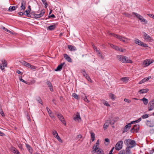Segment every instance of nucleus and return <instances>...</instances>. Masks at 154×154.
Masks as SVG:
<instances>
[{
	"instance_id": "obj_19",
	"label": "nucleus",
	"mask_w": 154,
	"mask_h": 154,
	"mask_svg": "<svg viewBox=\"0 0 154 154\" xmlns=\"http://www.w3.org/2000/svg\"><path fill=\"white\" fill-rule=\"evenodd\" d=\"M63 56L65 59L68 62L71 63L72 62L71 58L66 54H64Z\"/></svg>"
},
{
	"instance_id": "obj_25",
	"label": "nucleus",
	"mask_w": 154,
	"mask_h": 154,
	"mask_svg": "<svg viewBox=\"0 0 154 154\" xmlns=\"http://www.w3.org/2000/svg\"><path fill=\"white\" fill-rule=\"evenodd\" d=\"M100 100L104 105L106 106H107L109 107L110 106V104L108 103V102L105 100L102 99Z\"/></svg>"
},
{
	"instance_id": "obj_36",
	"label": "nucleus",
	"mask_w": 154,
	"mask_h": 154,
	"mask_svg": "<svg viewBox=\"0 0 154 154\" xmlns=\"http://www.w3.org/2000/svg\"><path fill=\"white\" fill-rule=\"evenodd\" d=\"M141 120V118H140L138 119L132 121L130 122L131 124H133L135 123H138Z\"/></svg>"
},
{
	"instance_id": "obj_20",
	"label": "nucleus",
	"mask_w": 154,
	"mask_h": 154,
	"mask_svg": "<svg viewBox=\"0 0 154 154\" xmlns=\"http://www.w3.org/2000/svg\"><path fill=\"white\" fill-rule=\"evenodd\" d=\"M131 126V124L130 123L126 125L124 127L123 132H125L127 131Z\"/></svg>"
},
{
	"instance_id": "obj_12",
	"label": "nucleus",
	"mask_w": 154,
	"mask_h": 154,
	"mask_svg": "<svg viewBox=\"0 0 154 154\" xmlns=\"http://www.w3.org/2000/svg\"><path fill=\"white\" fill-rule=\"evenodd\" d=\"M99 140H98L96 144L94 145V146L93 147V150L91 151V152L93 154H94L95 153V151L97 149H98V148L97 147L99 145Z\"/></svg>"
},
{
	"instance_id": "obj_22",
	"label": "nucleus",
	"mask_w": 154,
	"mask_h": 154,
	"mask_svg": "<svg viewBox=\"0 0 154 154\" xmlns=\"http://www.w3.org/2000/svg\"><path fill=\"white\" fill-rule=\"evenodd\" d=\"M151 78V76H149L145 78L142 79L139 82V84H141L143 83H144L146 82L147 81L149 80L150 78Z\"/></svg>"
},
{
	"instance_id": "obj_33",
	"label": "nucleus",
	"mask_w": 154,
	"mask_h": 154,
	"mask_svg": "<svg viewBox=\"0 0 154 154\" xmlns=\"http://www.w3.org/2000/svg\"><path fill=\"white\" fill-rule=\"evenodd\" d=\"M68 48L71 51H75V47L72 45H68Z\"/></svg>"
},
{
	"instance_id": "obj_24",
	"label": "nucleus",
	"mask_w": 154,
	"mask_h": 154,
	"mask_svg": "<svg viewBox=\"0 0 154 154\" xmlns=\"http://www.w3.org/2000/svg\"><path fill=\"white\" fill-rule=\"evenodd\" d=\"M149 89L147 88L142 89L140 90L138 92L140 94H144L147 93Z\"/></svg>"
},
{
	"instance_id": "obj_45",
	"label": "nucleus",
	"mask_w": 154,
	"mask_h": 154,
	"mask_svg": "<svg viewBox=\"0 0 154 154\" xmlns=\"http://www.w3.org/2000/svg\"><path fill=\"white\" fill-rule=\"evenodd\" d=\"M46 108L48 114L49 115H51L52 113L51 111L48 107H47Z\"/></svg>"
},
{
	"instance_id": "obj_27",
	"label": "nucleus",
	"mask_w": 154,
	"mask_h": 154,
	"mask_svg": "<svg viewBox=\"0 0 154 154\" xmlns=\"http://www.w3.org/2000/svg\"><path fill=\"white\" fill-rule=\"evenodd\" d=\"M11 150L12 152L14 153V154H19V152L15 147H12L11 149Z\"/></svg>"
},
{
	"instance_id": "obj_48",
	"label": "nucleus",
	"mask_w": 154,
	"mask_h": 154,
	"mask_svg": "<svg viewBox=\"0 0 154 154\" xmlns=\"http://www.w3.org/2000/svg\"><path fill=\"white\" fill-rule=\"evenodd\" d=\"M84 96L85 97L83 99L84 101L87 103L89 102V101L87 99L86 96L85 95V94H84Z\"/></svg>"
},
{
	"instance_id": "obj_64",
	"label": "nucleus",
	"mask_w": 154,
	"mask_h": 154,
	"mask_svg": "<svg viewBox=\"0 0 154 154\" xmlns=\"http://www.w3.org/2000/svg\"><path fill=\"white\" fill-rule=\"evenodd\" d=\"M49 88L50 91H51V92L53 91L54 90H53V86H51V87H49Z\"/></svg>"
},
{
	"instance_id": "obj_4",
	"label": "nucleus",
	"mask_w": 154,
	"mask_h": 154,
	"mask_svg": "<svg viewBox=\"0 0 154 154\" xmlns=\"http://www.w3.org/2000/svg\"><path fill=\"white\" fill-rule=\"evenodd\" d=\"M81 72L83 76L86 78L88 81L90 82L91 83L92 82V81L91 80L88 74H87L85 72V70L84 69L81 70Z\"/></svg>"
},
{
	"instance_id": "obj_10",
	"label": "nucleus",
	"mask_w": 154,
	"mask_h": 154,
	"mask_svg": "<svg viewBox=\"0 0 154 154\" xmlns=\"http://www.w3.org/2000/svg\"><path fill=\"white\" fill-rule=\"evenodd\" d=\"M45 13V11L42 10L41 11L40 13L39 14H33V16L35 18H39L43 16Z\"/></svg>"
},
{
	"instance_id": "obj_49",
	"label": "nucleus",
	"mask_w": 154,
	"mask_h": 154,
	"mask_svg": "<svg viewBox=\"0 0 154 154\" xmlns=\"http://www.w3.org/2000/svg\"><path fill=\"white\" fill-rule=\"evenodd\" d=\"M149 115L148 114H145L142 116L141 118L143 119H146L148 118Z\"/></svg>"
},
{
	"instance_id": "obj_8",
	"label": "nucleus",
	"mask_w": 154,
	"mask_h": 154,
	"mask_svg": "<svg viewBox=\"0 0 154 154\" xmlns=\"http://www.w3.org/2000/svg\"><path fill=\"white\" fill-rule=\"evenodd\" d=\"M139 129V125L138 124L135 125L131 130L132 133L137 132Z\"/></svg>"
},
{
	"instance_id": "obj_15",
	"label": "nucleus",
	"mask_w": 154,
	"mask_h": 154,
	"mask_svg": "<svg viewBox=\"0 0 154 154\" xmlns=\"http://www.w3.org/2000/svg\"><path fill=\"white\" fill-rule=\"evenodd\" d=\"M57 25V23H53L52 25L49 26L48 27L47 29L51 31L53 30L56 28Z\"/></svg>"
},
{
	"instance_id": "obj_55",
	"label": "nucleus",
	"mask_w": 154,
	"mask_h": 154,
	"mask_svg": "<svg viewBox=\"0 0 154 154\" xmlns=\"http://www.w3.org/2000/svg\"><path fill=\"white\" fill-rule=\"evenodd\" d=\"M98 55L99 57H100L102 59H103L104 57L100 53H99Z\"/></svg>"
},
{
	"instance_id": "obj_62",
	"label": "nucleus",
	"mask_w": 154,
	"mask_h": 154,
	"mask_svg": "<svg viewBox=\"0 0 154 154\" xmlns=\"http://www.w3.org/2000/svg\"><path fill=\"white\" fill-rule=\"evenodd\" d=\"M18 14L20 16H22L24 14H25V13H23L22 12H19L18 13Z\"/></svg>"
},
{
	"instance_id": "obj_52",
	"label": "nucleus",
	"mask_w": 154,
	"mask_h": 154,
	"mask_svg": "<svg viewBox=\"0 0 154 154\" xmlns=\"http://www.w3.org/2000/svg\"><path fill=\"white\" fill-rule=\"evenodd\" d=\"M125 154V150H121L119 153L118 154Z\"/></svg>"
},
{
	"instance_id": "obj_51",
	"label": "nucleus",
	"mask_w": 154,
	"mask_h": 154,
	"mask_svg": "<svg viewBox=\"0 0 154 154\" xmlns=\"http://www.w3.org/2000/svg\"><path fill=\"white\" fill-rule=\"evenodd\" d=\"M0 113L3 117L5 116L4 112L2 109H0Z\"/></svg>"
},
{
	"instance_id": "obj_16",
	"label": "nucleus",
	"mask_w": 154,
	"mask_h": 154,
	"mask_svg": "<svg viewBox=\"0 0 154 154\" xmlns=\"http://www.w3.org/2000/svg\"><path fill=\"white\" fill-rule=\"evenodd\" d=\"M116 38L118 39L120 41L124 42H126V41L125 40V39H126L127 40H130L129 39L126 38L125 37H122V36L119 35H117Z\"/></svg>"
},
{
	"instance_id": "obj_56",
	"label": "nucleus",
	"mask_w": 154,
	"mask_h": 154,
	"mask_svg": "<svg viewBox=\"0 0 154 154\" xmlns=\"http://www.w3.org/2000/svg\"><path fill=\"white\" fill-rule=\"evenodd\" d=\"M110 35L112 36H113L115 38H116V36H117V35H118L117 34H114L113 33H110Z\"/></svg>"
},
{
	"instance_id": "obj_58",
	"label": "nucleus",
	"mask_w": 154,
	"mask_h": 154,
	"mask_svg": "<svg viewBox=\"0 0 154 154\" xmlns=\"http://www.w3.org/2000/svg\"><path fill=\"white\" fill-rule=\"evenodd\" d=\"M126 16L128 17H132V15L129 14H126Z\"/></svg>"
},
{
	"instance_id": "obj_61",
	"label": "nucleus",
	"mask_w": 154,
	"mask_h": 154,
	"mask_svg": "<svg viewBox=\"0 0 154 154\" xmlns=\"http://www.w3.org/2000/svg\"><path fill=\"white\" fill-rule=\"evenodd\" d=\"M26 16L28 17H31V14H29V13L27 14H26Z\"/></svg>"
},
{
	"instance_id": "obj_30",
	"label": "nucleus",
	"mask_w": 154,
	"mask_h": 154,
	"mask_svg": "<svg viewBox=\"0 0 154 154\" xmlns=\"http://www.w3.org/2000/svg\"><path fill=\"white\" fill-rule=\"evenodd\" d=\"M36 100L38 102L41 104L42 105H43V103L39 97H36Z\"/></svg>"
},
{
	"instance_id": "obj_32",
	"label": "nucleus",
	"mask_w": 154,
	"mask_h": 154,
	"mask_svg": "<svg viewBox=\"0 0 154 154\" xmlns=\"http://www.w3.org/2000/svg\"><path fill=\"white\" fill-rule=\"evenodd\" d=\"M141 100L143 101V103L145 105H146L147 104L148 102V101L147 99H146L145 97H143L142 99H141Z\"/></svg>"
},
{
	"instance_id": "obj_5",
	"label": "nucleus",
	"mask_w": 154,
	"mask_h": 154,
	"mask_svg": "<svg viewBox=\"0 0 154 154\" xmlns=\"http://www.w3.org/2000/svg\"><path fill=\"white\" fill-rule=\"evenodd\" d=\"M134 42L135 44H137L138 45L141 46L142 47H148L147 44L144 43L143 42H141L138 39H135L134 40Z\"/></svg>"
},
{
	"instance_id": "obj_42",
	"label": "nucleus",
	"mask_w": 154,
	"mask_h": 154,
	"mask_svg": "<svg viewBox=\"0 0 154 154\" xmlns=\"http://www.w3.org/2000/svg\"><path fill=\"white\" fill-rule=\"evenodd\" d=\"M52 134L56 138V136L58 134L57 131L55 130H54L52 131Z\"/></svg>"
},
{
	"instance_id": "obj_14",
	"label": "nucleus",
	"mask_w": 154,
	"mask_h": 154,
	"mask_svg": "<svg viewBox=\"0 0 154 154\" xmlns=\"http://www.w3.org/2000/svg\"><path fill=\"white\" fill-rule=\"evenodd\" d=\"M21 5L20 6V11H22L23 10V11L24 10H25L26 9V2H25L24 0H22L21 1Z\"/></svg>"
},
{
	"instance_id": "obj_34",
	"label": "nucleus",
	"mask_w": 154,
	"mask_h": 154,
	"mask_svg": "<svg viewBox=\"0 0 154 154\" xmlns=\"http://www.w3.org/2000/svg\"><path fill=\"white\" fill-rule=\"evenodd\" d=\"M76 119H77L78 120H79V119L81 120V119L80 117V115L79 113H77L76 116L74 118V119L75 120Z\"/></svg>"
},
{
	"instance_id": "obj_46",
	"label": "nucleus",
	"mask_w": 154,
	"mask_h": 154,
	"mask_svg": "<svg viewBox=\"0 0 154 154\" xmlns=\"http://www.w3.org/2000/svg\"><path fill=\"white\" fill-rule=\"evenodd\" d=\"M56 138L57 139V140L61 143H63V141L60 138L59 136H58V134H57V135L56 136Z\"/></svg>"
},
{
	"instance_id": "obj_44",
	"label": "nucleus",
	"mask_w": 154,
	"mask_h": 154,
	"mask_svg": "<svg viewBox=\"0 0 154 154\" xmlns=\"http://www.w3.org/2000/svg\"><path fill=\"white\" fill-rule=\"evenodd\" d=\"M46 83L49 88L53 86L51 83L49 81H47Z\"/></svg>"
},
{
	"instance_id": "obj_54",
	"label": "nucleus",
	"mask_w": 154,
	"mask_h": 154,
	"mask_svg": "<svg viewBox=\"0 0 154 154\" xmlns=\"http://www.w3.org/2000/svg\"><path fill=\"white\" fill-rule=\"evenodd\" d=\"M49 18H55L56 17L54 14H52L51 15L49 16H48Z\"/></svg>"
},
{
	"instance_id": "obj_50",
	"label": "nucleus",
	"mask_w": 154,
	"mask_h": 154,
	"mask_svg": "<svg viewBox=\"0 0 154 154\" xmlns=\"http://www.w3.org/2000/svg\"><path fill=\"white\" fill-rule=\"evenodd\" d=\"M29 68H30L32 69H35L36 68V67L35 66L31 64H30Z\"/></svg>"
},
{
	"instance_id": "obj_53",
	"label": "nucleus",
	"mask_w": 154,
	"mask_h": 154,
	"mask_svg": "<svg viewBox=\"0 0 154 154\" xmlns=\"http://www.w3.org/2000/svg\"><path fill=\"white\" fill-rule=\"evenodd\" d=\"M124 101L125 102H127L128 103H130L131 102L130 100H128L127 98H125L124 99Z\"/></svg>"
},
{
	"instance_id": "obj_28",
	"label": "nucleus",
	"mask_w": 154,
	"mask_h": 154,
	"mask_svg": "<svg viewBox=\"0 0 154 154\" xmlns=\"http://www.w3.org/2000/svg\"><path fill=\"white\" fill-rule=\"evenodd\" d=\"M109 96L110 98L111 99L112 101L115 100V99L116 98V96L114 94L111 93L109 94Z\"/></svg>"
},
{
	"instance_id": "obj_6",
	"label": "nucleus",
	"mask_w": 154,
	"mask_h": 154,
	"mask_svg": "<svg viewBox=\"0 0 154 154\" xmlns=\"http://www.w3.org/2000/svg\"><path fill=\"white\" fill-rule=\"evenodd\" d=\"M56 114L57 115L59 120L65 125H66V122L65 119L63 116L60 113H57Z\"/></svg>"
},
{
	"instance_id": "obj_59",
	"label": "nucleus",
	"mask_w": 154,
	"mask_h": 154,
	"mask_svg": "<svg viewBox=\"0 0 154 154\" xmlns=\"http://www.w3.org/2000/svg\"><path fill=\"white\" fill-rule=\"evenodd\" d=\"M20 80L21 81V82H23L24 83L26 84H27V82H26L25 81V80H24L22 78H21V79H20Z\"/></svg>"
},
{
	"instance_id": "obj_57",
	"label": "nucleus",
	"mask_w": 154,
	"mask_h": 154,
	"mask_svg": "<svg viewBox=\"0 0 154 154\" xmlns=\"http://www.w3.org/2000/svg\"><path fill=\"white\" fill-rule=\"evenodd\" d=\"M113 49H115L116 50L119 51L120 50V48L118 46H115L114 47Z\"/></svg>"
},
{
	"instance_id": "obj_47",
	"label": "nucleus",
	"mask_w": 154,
	"mask_h": 154,
	"mask_svg": "<svg viewBox=\"0 0 154 154\" xmlns=\"http://www.w3.org/2000/svg\"><path fill=\"white\" fill-rule=\"evenodd\" d=\"M3 29L5 31H7V32L10 33L11 34H12L13 33L11 31L7 29V28H5V27H3Z\"/></svg>"
},
{
	"instance_id": "obj_11",
	"label": "nucleus",
	"mask_w": 154,
	"mask_h": 154,
	"mask_svg": "<svg viewBox=\"0 0 154 154\" xmlns=\"http://www.w3.org/2000/svg\"><path fill=\"white\" fill-rule=\"evenodd\" d=\"M146 125L149 127H152L154 126V122L153 120H147L146 122Z\"/></svg>"
},
{
	"instance_id": "obj_1",
	"label": "nucleus",
	"mask_w": 154,
	"mask_h": 154,
	"mask_svg": "<svg viewBox=\"0 0 154 154\" xmlns=\"http://www.w3.org/2000/svg\"><path fill=\"white\" fill-rule=\"evenodd\" d=\"M124 144L127 146L133 148L136 146V142L132 139H126L124 141Z\"/></svg>"
},
{
	"instance_id": "obj_13",
	"label": "nucleus",
	"mask_w": 154,
	"mask_h": 154,
	"mask_svg": "<svg viewBox=\"0 0 154 154\" xmlns=\"http://www.w3.org/2000/svg\"><path fill=\"white\" fill-rule=\"evenodd\" d=\"M110 124H112V121L106 120L105 121V123L103 125V128L104 130L107 129L108 127L109 126V125Z\"/></svg>"
},
{
	"instance_id": "obj_37",
	"label": "nucleus",
	"mask_w": 154,
	"mask_h": 154,
	"mask_svg": "<svg viewBox=\"0 0 154 154\" xmlns=\"http://www.w3.org/2000/svg\"><path fill=\"white\" fill-rule=\"evenodd\" d=\"M132 148V147H130L129 146H127L126 149V152L127 154H130L131 153L130 149V148Z\"/></svg>"
},
{
	"instance_id": "obj_38",
	"label": "nucleus",
	"mask_w": 154,
	"mask_h": 154,
	"mask_svg": "<svg viewBox=\"0 0 154 154\" xmlns=\"http://www.w3.org/2000/svg\"><path fill=\"white\" fill-rule=\"evenodd\" d=\"M119 119V117H116L114 118L112 120V121H113V122L112 121V124L114 125L115 122H117Z\"/></svg>"
},
{
	"instance_id": "obj_63",
	"label": "nucleus",
	"mask_w": 154,
	"mask_h": 154,
	"mask_svg": "<svg viewBox=\"0 0 154 154\" xmlns=\"http://www.w3.org/2000/svg\"><path fill=\"white\" fill-rule=\"evenodd\" d=\"M30 10H26L25 11V12L26 13V14L30 13Z\"/></svg>"
},
{
	"instance_id": "obj_29",
	"label": "nucleus",
	"mask_w": 154,
	"mask_h": 154,
	"mask_svg": "<svg viewBox=\"0 0 154 154\" xmlns=\"http://www.w3.org/2000/svg\"><path fill=\"white\" fill-rule=\"evenodd\" d=\"M90 133L91 135V139L92 141H94L95 137V134L92 131L90 132Z\"/></svg>"
},
{
	"instance_id": "obj_31",
	"label": "nucleus",
	"mask_w": 154,
	"mask_h": 154,
	"mask_svg": "<svg viewBox=\"0 0 154 154\" xmlns=\"http://www.w3.org/2000/svg\"><path fill=\"white\" fill-rule=\"evenodd\" d=\"M21 63H22V65L28 68L29 67V66L30 65V64L29 63L24 61H22L21 62Z\"/></svg>"
},
{
	"instance_id": "obj_18",
	"label": "nucleus",
	"mask_w": 154,
	"mask_h": 154,
	"mask_svg": "<svg viewBox=\"0 0 154 154\" xmlns=\"http://www.w3.org/2000/svg\"><path fill=\"white\" fill-rule=\"evenodd\" d=\"M143 35L144 37V39L146 41H150L151 38L150 36L145 32L143 33Z\"/></svg>"
},
{
	"instance_id": "obj_9",
	"label": "nucleus",
	"mask_w": 154,
	"mask_h": 154,
	"mask_svg": "<svg viewBox=\"0 0 154 154\" xmlns=\"http://www.w3.org/2000/svg\"><path fill=\"white\" fill-rule=\"evenodd\" d=\"M148 110L150 111L152 110L154 108V99L150 101L148 105Z\"/></svg>"
},
{
	"instance_id": "obj_17",
	"label": "nucleus",
	"mask_w": 154,
	"mask_h": 154,
	"mask_svg": "<svg viewBox=\"0 0 154 154\" xmlns=\"http://www.w3.org/2000/svg\"><path fill=\"white\" fill-rule=\"evenodd\" d=\"M3 65L2 64L0 65V68L1 70H3L5 69V67H6L7 66V63L5 60L2 61Z\"/></svg>"
},
{
	"instance_id": "obj_7",
	"label": "nucleus",
	"mask_w": 154,
	"mask_h": 154,
	"mask_svg": "<svg viewBox=\"0 0 154 154\" xmlns=\"http://www.w3.org/2000/svg\"><path fill=\"white\" fill-rule=\"evenodd\" d=\"M123 142L120 141L118 142L115 146V149L117 150H119L122 147Z\"/></svg>"
},
{
	"instance_id": "obj_40",
	"label": "nucleus",
	"mask_w": 154,
	"mask_h": 154,
	"mask_svg": "<svg viewBox=\"0 0 154 154\" xmlns=\"http://www.w3.org/2000/svg\"><path fill=\"white\" fill-rule=\"evenodd\" d=\"M154 152V149H152V150H149V152H146L145 154H152Z\"/></svg>"
},
{
	"instance_id": "obj_23",
	"label": "nucleus",
	"mask_w": 154,
	"mask_h": 154,
	"mask_svg": "<svg viewBox=\"0 0 154 154\" xmlns=\"http://www.w3.org/2000/svg\"><path fill=\"white\" fill-rule=\"evenodd\" d=\"M18 7V6H10L8 9V11L9 12H12L13 11H15Z\"/></svg>"
},
{
	"instance_id": "obj_3",
	"label": "nucleus",
	"mask_w": 154,
	"mask_h": 154,
	"mask_svg": "<svg viewBox=\"0 0 154 154\" xmlns=\"http://www.w3.org/2000/svg\"><path fill=\"white\" fill-rule=\"evenodd\" d=\"M132 14L134 15L135 16L139 19L141 22H143L145 23H147V21H146V20L139 14L135 12H132Z\"/></svg>"
},
{
	"instance_id": "obj_21",
	"label": "nucleus",
	"mask_w": 154,
	"mask_h": 154,
	"mask_svg": "<svg viewBox=\"0 0 154 154\" xmlns=\"http://www.w3.org/2000/svg\"><path fill=\"white\" fill-rule=\"evenodd\" d=\"M65 64V63L64 62L61 63L57 66L56 69H55V71H61L62 69L63 66Z\"/></svg>"
},
{
	"instance_id": "obj_41",
	"label": "nucleus",
	"mask_w": 154,
	"mask_h": 154,
	"mask_svg": "<svg viewBox=\"0 0 154 154\" xmlns=\"http://www.w3.org/2000/svg\"><path fill=\"white\" fill-rule=\"evenodd\" d=\"M26 147L27 149H28L29 152H30L31 150H32V148L30 146L27 144H26Z\"/></svg>"
},
{
	"instance_id": "obj_39",
	"label": "nucleus",
	"mask_w": 154,
	"mask_h": 154,
	"mask_svg": "<svg viewBox=\"0 0 154 154\" xmlns=\"http://www.w3.org/2000/svg\"><path fill=\"white\" fill-rule=\"evenodd\" d=\"M42 1L43 4H44L45 6V8H47L48 5V4L46 1V0H42Z\"/></svg>"
},
{
	"instance_id": "obj_35",
	"label": "nucleus",
	"mask_w": 154,
	"mask_h": 154,
	"mask_svg": "<svg viewBox=\"0 0 154 154\" xmlns=\"http://www.w3.org/2000/svg\"><path fill=\"white\" fill-rule=\"evenodd\" d=\"M129 77H125L121 79V80L123 82H125L129 80Z\"/></svg>"
},
{
	"instance_id": "obj_60",
	"label": "nucleus",
	"mask_w": 154,
	"mask_h": 154,
	"mask_svg": "<svg viewBox=\"0 0 154 154\" xmlns=\"http://www.w3.org/2000/svg\"><path fill=\"white\" fill-rule=\"evenodd\" d=\"M152 63V62L150 63L149 62V61L148 63H147V62H146L144 64L146 66H147L149 65Z\"/></svg>"
},
{
	"instance_id": "obj_2",
	"label": "nucleus",
	"mask_w": 154,
	"mask_h": 154,
	"mask_svg": "<svg viewBox=\"0 0 154 154\" xmlns=\"http://www.w3.org/2000/svg\"><path fill=\"white\" fill-rule=\"evenodd\" d=\"M116 57L119 61H121L123 63H130V62L128 61V60H127V57H125L121 55H117Z\"/></svg>"
},
{
	"instance_id": "obj_26",
	"label": "nucleus",
	"mask_w": 154,
	"mask_h": 154,
	"mask_svg": "<svg viewBox=\"0 0 154 154\" xmlns=\"http://www.w3.org/2000/svg\"><path fill=\"white\" fill-rule=\"evenodd\" d=\"M95 152H96L97 154H104V152L103 150L99 148L98 149L96 150Z\"/></svg>"
},
{
	"instance_id": "obj_43",
	"label": "nucleus",
	"mask_w": 154,
	"mask_h": 154,
	"mask_svg": "<svg viewBox=\"0 0 154 154\" xmlns=\"http://www.w3.org/2000/svg\"><path fill=\"white\" fill-rule=\"evenodd\" d=\"M72 96L76 99H78L79 98L78 95L76 93L72 94Z\"/></svg>"
}]
</instances>
